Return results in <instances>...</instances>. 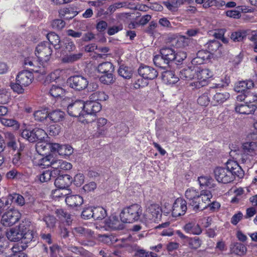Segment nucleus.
<instances>
[{
	"label": "nucleus",
	"instance_id": "nucleus-1",
	"mask_svg": "<svg viewBox=\"0 0 257 257\" xmlns=\"http://www.w3.org/2000/svg\"><path fill=\"white\" fill-rule=\"evenodd\" d=\"M213 172L216 180L223 184L232 182L236 177L242 178L244 175V171L238 163L232 160L226 163V167H216Z\"/></svg>",
	"mask_w": 257,
	"mask_h": 257
},
{
	"label": "nucleus",
	"instance_id": "nucleus-2",
	"mask_svg": "<svg viewBox=\"0 0 257 257\" xmlns=\"http://www.w3.org/2000/svg\"><path fill=\"white\" fill-rule=\"evenodd\" d=\"M101 108V104L97 101H86L85 102L81 100H77L68 105L67 112L71 116L79 117L80 118L89 115L95 117Z\"/></svg>",
	"mask_w": 257,
	"mask_h": 257
},
{
	"label": "nucleus",
	"instance_id": "nucleus-3",
	"mask_svg": "<svg viewBox=\"0 0 257 257\" xmlns=\"http://www.w3.org/2000/svg\"><path fill=\"white\" fill-rule=\"evenodd\" d=\"M34 77L32 72L24 70L18 73L16 77V82L11 85V88L15 92L22 94L24 92V87L32 83Z\"/></svg>",
	"mask_w": 257,
	"mask_h": 257
},
{
	"label": "nucleus",
	"instance_id": "nucleus-4",
	"mask_svg": "<svg viewBox=\"0 0 257 257\" xmlns=\"http://www.w3.org/2000/svg\"><path fill=\"white\" fill-rule=\"evenodd\" d=\"M142 208L139 204H134L124 208L120 214L121 221L125 223H131L138 221L142 214Z\"/></svg>",
	"mask_w": 257,
	"mask_h": 257
},
{
	"label": "nucleus",
	"instance_id": "nucleus-5",
	"mask_svg": "<svg viewBox=\"0 0 257 257\" xmlns=\"http://www.w3.org/2000/svg\"><path fill=\"white\" fill-rule=\"evenodd\" d=\"M52 52V48L48 42L39 43L35 50V55L39 60V64L47 63L51 57Z\"/></svg>",
	"mask_w": 257,
	"mask_h": 257
},
{
	"label": "nucleus",
	"instance_id": "nucleus-6",
	"mask_svg": "<svg viewBox=\"0 0 257 257\" xmlns=\"http://www.w3.org/2000/svg\"><path fill=\"white\" fill-rule=\"evenodd\" d=\"M21 136L29 142L35 143L39 141H43L47 136V134L43 129L35 127L32 130L28 129L23 130Z\"/></svg>",
	"mask_w": 257,
	"mask_h": 257
},
{
	"label": "nucleus",
	"instance_id": "nucleus-7",
	"mask_svg": "<svg viewBox=\"0 0 257 257\" xmlns=\"http://www.w3.org/2000/svg\"><path fill=\"white\" fill-rule=\"evenodd\" d=\"M67 82L71 88L77 91L84 90L88 86V81L81 75H74L70 77Z\"/></svg>",
	"mask_w": 257,
	"mask_h": 257
},
{
	"label": "nucleus",
	"instance_id": "nucleus-8",
	"mask_svg": "<svg viewBox=\"0 0 257 257\" xmlns=\"http://www.w3.org/2000/svg\"><path fill=\"white\" fill-rule=\"evenodd\" d=\"M20 217L21 214L17 210L11 209L3 214L1 222L5 226H11L17 222Z\"/></svg>",
	"mask_w": 257,
	"mask_h": 257
},
{
	"label": "nucleus",
	"instance_id": "nucleus-9",
	"mask_svg": "<svg viewBox=\"0 0 257 257\" xmlns=\"http://www.w3.org/2000/svg\"><path fill=\"white\" fill-rule=\"evenodd\" d=\"M187 209V202L183 198H177L174 201L172 210V216L177 217L184 215Z\"/></svg>",
	"mask_w": 257,
	"mask_h": 257
},
{
	"label": "nucleus",
	"instance_id": "nucleus-10",
	"mask_svg": "<svg viewBox=\"0 0 257 257\" xmlns=\"http://www.w3.org/2000/svg\"><path fill=\"white\" fill-rule=\"evenodd\" d=\"M200 192L197 189L190 187L188 188L185 193V196L188 201L189 204L196 211L198 210L197 202L200 199Z\"/></svg>",
	"mask_w": 257,
	"mask_h": 257
},
{
	"label": "nucleus",
	"instance_id": "nucleus-11",
	"mask_svg": "<svg viewBox=\"0 0 257 257\" xmlns=\"http://www.w3.org/2000/svg\"><path fill=\"white\" fill-rule=\"evenodd\" d=\"M162 214V209L159 205L152 204L147 209L145 215L148 219L156 222L161 220Z\"/></svg>",
	"mask_w": 257,
	"mask_h": 257
},
{
	"label": "nucleus",
	"instance_id": "nucleus-12",
	"mask_svg": "<svg viewBox=\"0 0 257 257\" xmlns=\"http://www.w3.org/2000/svg\"><path fill=\"white\" fill-rule=\"evenodd\" d=\"M73 181L72 178L67 174H59L55 180L54 184L57 188L67 189Z\"/></svg>",
	"mask_w": 257,
	"mask_h": 257
},
{
	"label": "nucleus",
	"instance_id": "nucleus-13",
	"mask_svg": "<svg viewBox=\"0 0 257 257\" xmlns=\"http://www.w3.org/2000/svg\"><path fill=\"white\" fill-rule=\"evenodd\" d=\"M138 73L144 79L153 80L156 78L158 73L152 67L147 65H141L138 69Z\"/></svg>",
	"mask_w": 257,
	"mask_h": 257
},
{
	"label": "nucleus",
	"instance_id": "nucleus-14",
	"mask_svg": "<svg viewBox=\"0 0 257 257\" xmlns=\"http://www.w3.org/2000/svg\"><path fill=\"white\" fill-rule=\"evenodd\" d=\"M24 64L27 68H29L31 72L39 73L41 75L46 74V68L45 65L41 63L39 66H35L34 64V60L30 57L26 58L24 60Z\"/></svg>",
	"mask_w": 257,
	"mask_h": 257
},
{
	"label": "nucleus",
	"instance_id": "nucleus-15",
	"mask_svg": "<svg viewBox=\"0 0 257 257\" xmlns=\"http://www.w3.org/2000/svg\"><path fill=\"white\" fill-rule=\"evenodd\" d=\"M212 197V194L208 190H202L200 192L199 198L197 203L198 204V210L207 209V204L210 202Z\"/></svg>",
	"mask_w": 257,
	"mask_h": 257
},
{
	"label": "nucleus",
	"instance_id": "nucleus-16",
	"mask_svg": "<svg viewBox=\"0 0 257 257\" xmlns=\"http://www.w3.org/2000/svg\"><path fill=\"white\" fill-rule=\"evenodd\" d=\"M50 150L53 153H57L60 155H69L73 152L72 148L70 146L62 145L57 143L50 145Z\"/></svg>",
	"mask_w": 257,
	"mask_h": 257
},
{
	"label": "nucleus",
	"instance_id": "nucleus-17",
	"mask_svg": "<svg viewBox=\"0 0 257 257\" xmlns=\"http://www.w3.org/2000/svg\"><path fill=\"white\" fill-rule=\"evenodd\" d=\"M66 204L72 208L77 209L83 203V197L79 195H68L65 197Z\"/></svg>",
	"mask_w": 257,
	"mask_h": 257
},
{
	"label": "nucleus",
	"instance_id": "nucleus-18",
	"mask_svg": "<svg viewBox=\"0 0 257 257\" xmlns=\"http://www.w3.org/2000/svg\"><path fill=\"white\" fill-rule=\"evenodd\" d=\"M212 75V72L204 65L196 67L195 78L197 80L208 81V79L211 78Z\"/></svg>",
	"mask_w": 257,
	"mask_h": 257
},
{
	"label": "nucleus",
	"instance_id": "nucleus-19",
	"mask_svg": "<svg viewBox=\"0 0 257 257\" xmlns=\"http://www.w3.org/2000/svg\"><path fill=\"white\" fill-rule=\"evenodd\" d=\"M53 170H57L56 175L64 174V172L70 170L72 165L71 163L62 160H55L53 164Z\"/></svg>",
	"mask_w": 257,
	"mask_h": 257
},
{
	"label": "nucleus",
	"instance_id": "nucleus-20",
	"mask_svg": "<svg viewBox=\"0 0 257 257\" xmlns=\"http://www.w3.org/2000/svg\"><path fill=\"white\" fill-rule=\"evenodd\" d=\"M256 108V105L254 104L241 103L236 105L235 110L240 114H249L253 113Z\"/></svg>",
	"mask_w": 257,
	"mask_h": 257
},
{
	"label": "nucleus",
	"instance_id": "nucleus-21",
	"mask_svg": "<svg viewBox=\"0 0 257 257\" xmlns=\"http://www.w3.org/2000/svg\"><path fill=\"white\" fill-rule=\"evenodd\" d=\"M254 84L251 80L240 81L237 83L234 87V90L237 92L246 93L254 87Z\"/></svg>",
	"mask_w": 257,
	"mask_h": 257
},
{
	"label": "nucleus",
	"instance_id": "nucleus-22",
	"mask_svg": "<svg viewBox=\"0 0 257 257\" xmlns=\"http://www.w3.org/2000/svg\"><path fill=\"white\" fill-rule=\"evenodd\" d=\"M55 214L62 223H66L68 226L71 224L72 222L71 215L68 213L65 209L62 208L57 209L55 211Z\"/></svg>",
	"mask_w": 257,
	"mask_h": 257
},
{
	"label": "nucleus",
	"instance_id": "nucleus-23",
	"mask_svg": "<svg viewBox=\"0 0 257 257\" xmlns=\"http://www.w3.org/2000/svg\"><path fill=\"white\" fill-rule=\"evenodd\" d=\"M183 229L186 233L195 235H199L202 232L200 225L195 221L187 223L184 226Z\"/></svg>",
	"mask_w": 257,
	"mask_h": 257
},
{
	"label": "nucleus",
	"instance_id": "nucleus-24",
	"mask_svg": "<svg viewBox=\"0 0 257 257\" xmlns=\"http://www.w3.org/2000/svg\"><path fill=\"white\" fill-rule=\"evenodd\" d=\"M47 39L50 46H53L56 49H60L62 47V42L60 40L59 36L54 32H50L47 35Z\"/></svg>",
	"mask_w": 257,
	"mask_h": 257
},
{
	"label": "nucleus",
	"instance_id": "nucleus-25",
	"mask_svg": "<svg viewBox=\"0 0 257 257\" xmlns=\"http://www.w3.org/2000/svg\"><path fill=\"white\" fill-rule=\"evenodd\" d=\"M35 120L43 122L49 118L48 108L47 107H40L33 113Z\"/></svg>",
	"mask_w": 257,
	"mask_h": 257
},
{
	"label": "nucleus",
	"instance_id": "nucleus-26",
	"mask_svg": "<svg viewBox=\"0 0 257 257\" xmlns=\"http://www.w3.org/2000/svg\"><path fill=\"white\" fill-rule=\"evenodd\" d=\"M7 236L11 241H18L23 238V231H21L20 227L11 228L7 232Z\"/></svg>",
	"mask_w": 257,
	"mask_h": 257
},
{
	"label": "nucleus",
	"instance_id": "nucleus-27",
	"mask_svg": "<svg viewBox=\"0 0 257 257\" xmlns=\"http://www.w3.org/2000/svg\"><path fill=\"white\" fill-rule=\"evenodd\" d=\"M230 97V94L227 92H216L212 97V102L214 105L222 104Z\"/></svg>",
	"mask_w": 257,
	"mask_h": 257
},
{
	"label": "nucleus",
	"instance_id": "nucleus-28",
	"mask_svg": "<svg viewBox=\"0 0 257 257\" xmlns=\"http://www.w3.org/2000/svg\"><path fill=\"white\" fill-rule=\"evenodd\" d=\"M65 115V112L60 109H55L49 112V118L53 122L62 121L64 119Z\"/></svg>",
	"mask_w": 257,
	"mask_h": 257
},
{
	"label": "nucleus",
	"instance_id": "nucleus-29",
	"mask_svg": "<svg viewBox=\"0 0 257 257\" xmlns=\"http://www.w3.org/2000/svg\"><path fill=\"white\" fill-rule=\"evenodd\" d=\"M160 54L166 59L167 62L170 63L174 60L175 50L170 47H163L160 50Z\"/></svg>",
	"mask_w": 257,
	"mask_h": 257
},
{
	"label": "nucleus",
	"instance_id": "nucleus-30",
	"mask_svg": "<svg viewBox=\"0 0 257 257\" xmlns=\"http://www.w3.org/2000/svg\"><path fill=\"white\" fill-rule=\"evenodd\" d=\"M78 12L74 11L73 7L64 8L61 9L59 11V14L66 20H70L75 17Z\"/></svg>",
	"mask_w": 257,
	"mask_h": 257
},
{
	"label": "nucleus",
	"instance_id": "nucleus-31",
	"mask_svg": "<svg viewBox=\"0 0 257 257\" xmlns=\"http://www.w3.org/2000/svg\"><path fill=\"white\" fill-rule=\"evenodd\" d=\"M162 78L164 81L168 84H175L179 80V78L176 76L174 71H166L162 74Z\"/></svg>",
	"mask_w": 257,
	"mask_h": 257
},
{
	"label": "nucleus",
	"instance_id": "nucleus-32",
	"mask_svg": "<svg viewBox=\"0 0 257 257\" xmlns=\"http://www.w3.org/2000/svg\"><path fill=\"white\" fill-rule=\"evenodd\" d=\"M83 56L82 53L64 55L61 61L64 63H73L80 60Z\"/></svg>",
	"mask_w": 257,
	"mask_h": 257
},
{
	"label": "nucleus",
	"instance_id": "nucleus-33",
	"mask_svg": "<svg viewBox=\"0 0 257 257\" xmlns=\"http://www.w3.org/2000/svg\"><path fill=\"white\" fill-rule=\"evenodd\" d=\"M246 247L240 242H235L231 245L230 250L232 253L238 255H244L246 251Z\"/></svg>",
	"mask_w": 257,
	"mask_h": 257
},
{
	"label": "nucleus",
	"instance_id": "nucleus-34",
	"mask_svg": "<svg viewBox=\"0 0 257 257\" xmlns=\"http://www.w3.org/2000/svg\"><path fill=\"white\" fill-rule=\"evenodd\" d=\"M57 170H46L39 175V179L42 183L47 182L52 178L55 179L57 176Z\"/></svg>",
	"mask_w": 257,
	"mask_h": 257
},
{
	"label": "nucleus",
	"instance_id": "nucleus-35",
	"mask_svg": "<svg viewBox=\"0 0 257 257\" xmlns=\"http://www.w3.org/2000/svg\"><path fill=\"white\" fill-rule=\"evenodd\" d=\"M164 6L171 12H176L179 7L183 4V0H168L163 3Z\"/></svg>",
	"mask_w": 257,
	"mask_h": 257
},
{
	"label": "nucleus",
	"instance_id": "nucleus-36",
	"mask_svg": "<svg viewBox=\"0 0 257 257\" xmlns=\"http://www.w3.org/2000/svg\"><path fill=\"white\" fill-rule=\"evenodd\" d=\"M153 62L157 67L162 69H166L168 68L170 63L160 54L154 56Z\"/></svg>",
	"mask_w": 257,
	"mask_h": 257
},
{
	"label": "nucleus",
	"instance_id": "nucleus-37",
	"mask_svg": "<svg viewBox=\"0 0 257 257\" xmlns=\"http://www.w3.org/2000/svg\"><path fill=\"white\" fill-rule=\"evenodd\" d=\"M97 70L99 73L102 74L112 73L114 70V67L111 62H104L98 65Z\"/></svg>",
	"mask_w": 257,
	"mask_h": 257
},
{
	"label": "nucleus",
	"instance_id": "nucleus-38",
	"mask_svg": "<svg viewBox=\"0 0 257 257\" xmlns=\"http://www.w3.org/2000/svg\"><path fill=\"white\" fill-rule=\"evenodd\" d=\"M55 162V160L52 155H48L45 157H42L39 161L38 165L43 168L51 166L53 170V164Z\"/></svg>",
	"mask_w": 257,
	"mask_h": 257
},
{
	"label": "nucleus",
	"instance_id": "nucleus-39",
	"mask_svg": "<svg viewBox=\"0 0 257 257\" xmlns=\"http://www.w3.org/2000/svg\"><path fill=\"white\" fill-rule=\"evenodd\" d=\"M180 77L183 80H192L195 77V69H192L190 67L183 69L180 71Z\"/></svg>",
	"mask_w": 257,
	"mask_h": 257
},
{
	"label": "nucleus",
	"instance_id": "nucleus-40",
	"mask_svg": "<svg viewBox=\"0 0 257 257\" xmlns=\"http://www.w3.org/2000/svg\"><path fill=\"white\" fill-rule=\"evenodd\" d=\"M219 83H213L212 86L210 87L208 91L212 93L215 88H224L228 85L230 82V78L229 76L225 75L224 78L220 80Z\"/></svg>",
	"mask_w": 257,
	"mask_h": 257
},
{
	"label": "nucleus",
	"instance_id": "nucleus-41",
	"mask_svg": "<svg viewBox=\"0 0 257 257\" xmlns=\"http://www.w3.org/2000/svg\"><path fill=\"white\" fill-rule=\"evenodd\" d=\"M198 181L201 187H206L209 188L214 187V180L211 177L200 176L198 177Z\"/></svg>",
	"mask_w": 257,
	"mask_h": 257
},
{
	"label": "nucleus",
	"instance_id": "nucleus-42",
	"mask_svg": "<svg viewBox=\"0 0 257 257\" xmlns=\"http://www.w3.org/2000/svg\"><path fill=\"white\" fill-rule=\"evenodd\" d=\"M246 31L239 30L232 32L230 39L234 42H240L246 38Z\"/></svg>",
	"mask_w": 257,
	"mask_h": 257
},
{
	"label": "nucleus",
	"instance_id": "nucleus-43",
	"mask_svg": "<svg viewBox=\"0 0 257 257\" xmlns=\"http://www.w3.org/2000/svg\"><path fill=\"white\" fill-rule=\"evenodd\" d=\"M5 138L7 141V144L8 148L16 150L17 149V145L13 134L7 132L5 134Z\"/></svg>",
	"mask_w": 257,
	"mask_h": 257
},
{
	"label": "nucleus",
	"instance_id": "nucleus-44",
	"mask_svg": "<svg viewBox=\"0 0 257 257\" xmlns=\"http://www.w3.org/2000/svg\"><path fill=\"white\" fill-rule=\"evenodd\" d=\"M89 101H105L108 98V96L103 91H96L92 93L89 97Z\"/></svg>",
	"mask_w": 257,
	"mask_h": 257
},
{
	"label": "nucleus",
	"instance_id": "nucleus-45",
	"mask_svg": "<svg viewBox=\"0 0 257 257\" xmlns=\"http://www.w3.org/2000/svg\"><path fill=\"white\" fill-rule=\"evenodd\" d=\"M92 208L94 220H102L106 216V211L103 207H97Z\"/></svg>",
	"mask_w": 257,
	"mask_h": 257
},
{
	"label": "nucleus",
	"instance_id": "nucleus-46",
	"mask_svg": "<svg viewBox=\"0 0 257 257\" xmlns=\"http://www.w3.org/2000/svg\"><path fill=\"white\" fill-rule=\"evenodd\" d=\"M118 73L119 75L125 79L130 78L133 74L131 68L124 65L120 66L118 70Z\"/></svg>",
	"mask_w": 257,
	"mask_h": 257
},
{
	"label": "nucleus",
	"instance_id": "nucleus-47",
	"mask_svg": "<svg viewBox=\"0 0 257 257\" xmlns=\"http://www.w3.org/2000/svg\"><path fill=\"white\" fill-rule=\"evenodd\" d=\"M49 93L53 97H60L65 93V90L59 86L53 85L49 90Z\"/></svg>",
	"mask_w": 257,
	"mask_h": 257
},
{
	"label": "nucleus",
	"instance_id": "nucleus-48",
	"mask_svg": "<svg viewBox=\"0 0 257 257\" xmlns=\"http://www.w3.org/2000/svg\"><path fill=\"white\" fill-rule=\"evenodd\" d=\"M61 48L64 55L65 53H70L74 51L76 49V46L73 42L67 40L64 42H62V47Z\"/></svg>",
	"mask_w": 257,
	"mask_h": 257
},
{
	"label": "nucleus",
	"instance_id": "nucleus-49",
	"mask_svg": "<svg viewBox=\"0 0 257 257\" xmlns=\"http://www.w3.org/2000/svg\"><path fill=\"white\" fill-rule=\"evenodd\" d=\"M9 196L11 203L14 202L20 206H23L25 203L24 197L19 194L14 193L9 195Z\"/></svg>",
	"mask_w": 257,
	"mask_h": 257
},
{
	"label": "nucleus",
	"instance_id": "nucleus-50",
	"mask_svg": "<svg viewBox=\"0 0 257 257\" xmlns=\"http://www.w3.org/2000/svg\"><path fill=\"white\" fill-rule=\"evenodd\" d=\"M225 1L223 0H206L203 5V7L205 9L215 6L217 8H220L224 6Z\"/></svg>",
	"mask_w": 257,
	"mask_h": 257
},
{
	"label": "nucleus",
	"instance_id": "nucleus-51",
	"mask_svg": "<svg viewBox=\"0 0 257 257\" xmlns=\"http://www.w3.org/2000/svg\"><path fill=\"white\" fill-rule=\"evenodd\" d=\"M221 46V44L217 40H212L208 42L206 45V49L213 55Z\"/></svg>",
	"mask_w": 257,
	"mask_h": 257
},
{
	"label": "nucleus",
	"instance_id": "nucleus-52",
	"mask_svg": "<svg viewBox=\"0 0 257 257\" xmlns=\"http://www.w3.org/2000/svg\"><path fill=\"white\" fill-rule=\"evenodd\" d=\"M210 92L207 90L204 93L199 96L197 99L198 103L201 106H206L210 102L209 94Z\"/></svg>",
	"mask_w": 257,
	"mask_h": 257
},
{
	"label": "nucleus",
	"instance_id": "nucleus-53",
	"mask_svg": "<svg viewBox=\"0 0 257 257\" xmlns=\"http://www.w3.org/2000/svg\"><path fill=\"white\" fill-rule=\"evenodd\" d=\"M189 247L192 249H197L200 247L202 240L197 236L189 237L188 239Z\"/></svg>",
	"mask_w": 257,
	"mask_h": 257
},
{
	"label": "nucleus",
	"instance_id": "nucleus-54",
	"mask_svg": "<svg viewBox=\"0 0 257 257\" xmlns=\"http://www.w3.org/2000/svg\"><path fill=\"white\" fill-rule=\"evenodd\" d=\"M100 81L106 85L112 84L114 81V79L113 77L112 73H104L102 76L99 77Z\"/></svg>",
	"mask_w": 257,
	"mask_h": 257
},
{
	"label": "nucleus",
	"instance_id": "nucleus-55",
	"mask_svg": "<svg viewBox=\"0 0 257 257\" xmlns=\"http://www.w3.org/2000/svg\"><path fill=\"white\" fill-rule=\"evenodd\" d=\"M27 246V245H25L22 241L15 243L12 248L13 254H20V253H25L23 251L24 250Z\"/></svg>",
	"mask_w": 257,
	"mask_h": 257
},
{
	"label": "nucleus",
	"instance_id": "nucleus-56",
	"mask_svg": "<svg viewBox=\"0 0 257 257\" xmlns=\"http://www.w3.org/2000/svg\"><path fill=\"white\" fill-rule=\"evenodd\" d=\"M47 227L53 228L55 226L56 218L53 215L46 216L44 219Z\"/></svg>",
	"mask_w": 257,
	"mask_h": 257
},
{
	"label": "nucleus",
	"instance_id": "nucleus-57",
	"mask_svg": "<svg viewBox=\"0 0 257 257\" xmlns=\"http://www.w3.org/2000/svg\"><path fill=\"white\" fill-rule=\"evenodd\" d=\"M1 123L6 126H13L15 128L19 127L18 122L13 119H8L5 117L1 119Z\"/></svg>",
	"mask_w": 257,
	"mask_h": 257
},
{
	"label": "nucleus",
	"instance_id": "nucleus-58",
	"mask_svg": "<svg viewBox=\"0 0 257 257\" xmlns=\"http://www.w3.org/2000/svg\"><path fill=\"white\" fill-rule=\"evenodd\" d=\"M175 41V46L177 48H183L188 45V40L185 36L178 37Z\"/></svg>",
	"mask_w": 257,
	"mask_h": 257
},
{
	"label": "nucleus",
	"instance_id": "nucleus-59",
	"mask_svg": "<svg viewBox=\"0 0 257 257\" xmlns=\"http://www.w3.org/2000/svg\"><path fill=\"white\" fill-rule=\"evenodd\" d=\"M33 237V234L32 231L28 230L24 232L23 231V238H21V241L25 245H27L28 243L32 241Z\"/></svg>",
	"mask_w": 257,
	"mask_h": 257
},
{
	"label": "nucleus",
	"instance_id": "nucleus-60",
	"mask_svg": "<svg viewBox=\"0 0 257 257\" xmlns=\"http://www.w3.org/2000/svg\"><path fill=\"white\" fill-rule=\"evenodd\" d=\"M61 127L58 124L51 125L48 130V133L50 136H56L59 134L61 132Z\"/></svg>",
	"mask_w": 257,
	"mask_h": 257
},
{
	"label": "nucleus",
	"instance_id": "nucleus-61",
	"mask_svg": "<svg viewBox=\"0 0 257 257\" xmlns=\"http://www.w3.org/2000/svg\"><path fill=\"white\" fill-rule=\"evenodd\" d=\"M65 22L61 19L54 20L51 23L52 28L58 30L62 29L65 27Z\"/></svg>",
	"mask_w": 257,
	"mask_h": 257
},
{
	"label": "nucleus",
	"instance_id": "nucleus-62",
	"mask_svg": "<svg viewBox=\"0 0 257 257\" xmlns=\"http://www.w3.org/2000/svg\"><path fill=\"white\" fill-rule=\"evenodd\" d=\"M6 176L9 179H18L21 178L23 176V174L15 169H13L7 173Z\"/></svg>",
	"mask_w": 257,
	"mask_h": 257
},
{
	"label": "nucleus",
	"instance_id": "nucleus-63",
	"mask_svg": "<svg viewBox=\"0 0 257 257\" xmlns=\"http://www.w3.org/2000/svg\"><path fill=\"white\" fill-rule=\"evenodd\" d=\"M11 202L9 195L7 197H3L0 199V210L2 212L8 208Z\"/></svg>",
	"mask_w": 257,
	"mask_h": 257
},
{
	"label": "nucleus",
	"instance_id": "nucleus-64",
	"mask_svg": "<svg viewBox=\"0 0 257 257\" xmlns=\"http://www.w3.org/2000/svg\"><path fill=\"white\" fill-rule=\"evenodd\" d=\"M257 101V94L250 90L246 92V103L251 104Z\"/></svg>",
	"mask_w": 257,
	"mask_h": 257
}]
</instances>
